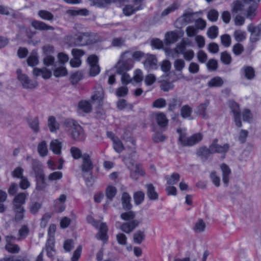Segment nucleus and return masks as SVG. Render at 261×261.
I'll return each mask as SVG.
<instances>
[{"mask_svg":"<svg viewBox=\"0 0 261 261\" xmlns=\"http://www.w3.org/2000/svg\"><path fill=\"white\" fill-rule=\"evenodd\" d=\"M260 0H237L231 5L233 13L246 11L247 18L252 19L256 15L258 4Z\"/></svg>","mask_w":261,"mask_h":261,"instance_id":"nucleus-1","label":"nucleus"},{"mask_svg":"<svg viewBox=\"0 0 261 261\" xmlns=\"http://www.w3.org/2000/svg\"><path fill=\"white\" fill-rule=\"evenodd\" d=\"M64 125L68 130H71L70 137L77 141L84 140L85 135L82 126L74 120L67 119L64 121Z\"/></svg>","mask_w":261,"mask_h":261,"instance_id":"nucleus-2","label":"nucleus"},{"mask_svg":"<svg viewBox=\"0 0 261 261\" xmlns=\"http://www.w3.org/2000/svg\"><path fill=\"white\" fill-rule=\"evenodd\" d=\"M177 132L179 134L178 141L183 146H192L202 139V135L200 133L195 134L188 137L185 130H182L181 128H178Z\"/></svg>","mask_w":261,"mask_h":261,"instance_id":"nucleus-3","label":"nucleus"},{"mask_svg":"<svg viewBox=\"0 0 261 261\" xmlns=\"http://www.w3.org/2000/svg\"><path fill=\"white\" fill-rule=\"evenodd\" d=\"M83 163L82 164V170L84 173V177L87 185L91 183L92 179L91 170L93 168L92 162L90 155L87 153H84L82 156Z\"/></svg>","mask_w":261,"mask_h":261,"instance_id":"nucleus-4","label":"nucleus"},{"mask_svg":"<svg viewBox=\"0 0 261 261\" xmlns=\"http://www.w3.org/2000/svg\"><path fill=\"white\" fill-rule=\"evenodd\" d=\"M74 44L76 46L91 45L97 42L96 36L89 33H80L75 36Z\"/></svg>","mask_w":261,"mask_h":261,"instance_id":"nucleus-5","label":"nucleus"},{"mask_svg":"<svg viewBox=\"0 0 261 261\" xmlns=\"http://www.w3.org/2000/svg\"><path fill=\"white\" fill-rule=\"evenodd\" d=\"M87 220L89 224H91L94 227L99 228L98 232L96 236L97 239L103 241V242L107 241L108 239L107 236L108 228L105 223H101L99 225V222L95 220L91 216H88L87 217Z\"/></svg>","mask_w":261,"mask_h":261,"instance_id":"nucleus-6","label":"nucleus"},{"mask_svg":"<svg viewBox=\"0 0 261 261\" xmlns=\"http://www.w3.org/2000/svg\"><path fill=\"white\" fill-rule=\"evenodd\" d=\"M121 60L118 63L117 72L118 74H122L123 72L131 69L134 66V61L128 56L124 57V54L122 55Z\"/></svg>","mask_w":261,"mask_h":261,"instance_id":"nucleus-7","label":"nucleus"},{"mask_svg":"<svg viewBox=\"0 0 261 261\" xmlns=\"http://www.w3.org/2000/svg\"><path fill=\"white\" fill-rule=\"evenodd\" d=\"M228 106L233 113L234 120L237 126L241 127L242 126V122L241 120V112L239 105L233 100H229Z\"/></svg>","mask_w":261,"mask_h":261,"instance_id":"nucleus-8","label":"nucleus"},{"mask_svg":"<svg viewBox=\"0 0 261 261\" xmlns=\"http://www.w3.org/2000/svg\"><path fill=\"white\" fill-rule=\"evenodd\" d=\"M21 72L20 69L17 70L18 79L21 83L23 87L26 89L35 88L37 85V82L30 80L26 74H22Z\"/></svg>","mask_w":261,"mask_h":261,"instance_id":"nucleus-9","label":"nucleus"},{"mask_svg":"<svg viewBox=\"0 0 261 261\" xmlns=\"http://www.w3.org/2000/svg\"><path fill=\"white\" fill-rule=\"evenodd\" d=\"M157 62V59L154 55L146 54L143 62L145 69L148 71L156 69L158 67Z\"/></svg>","mask_w":261,"mask_h":261,"instance_id":"nucleus-10","label":"nucleus"},{"mask_svg":"<svg viewBox=\"0 0 261 261\" xmlns=\"http://www.w3.org/2000/svg\"><path fill=\"white\" fill-rule=\"evenodd\" d=\"M218 142V140L217 139H215L210 145V148H211L213 153H225L228 152L230 148L229 144L225 143L223 145H219Z\"/></svg>","mask_w":261,"mask_h":261,"instance_id":"nucleus-11","label":"nucleus"},{"mask_svg":"<svg viewBox=\"0 0 261 261\" xmlns=\"http://www.w3.org/2000/svg\"><path fill=\"white\" fill-rule=\"evenodd\" d=\"M248 31L250 32V41L252 42H255L259 40L261 35V23L257 26H254L250 24L248 26Z\"/></svg>","mask_w":261,"mask_h":261,"instance_id":"nucleus-12","label":"nucleus"},{"mask_svg":"<svg viewBox=\"0 0 261 261\" xmlns=\"http://www.w3.org/2000/svg\"><path fill=\"white\" fill-rule=\"evenodd\" d=\"M66 200V196L65 194H62L54 201L53 207L56 212L61 213L65 210V203Z\"/></svg>","mask_w":261,"mask_h":261,"instance_id":"nucleus-13","label":"nucleus"},{"mask_svg":"<svg viewBox=\"0 0 261 261\" xmlns=\"http://www.w3.org/2000/svg\"><path fill=\"white\" fill-rule=\"evenodd\" d=\"M28 195V193L25 192L20 193L16 195L12 202L13 207L18 209L19 208H23V205L25 203Z\"/></svg>","mask_w":261,"mask_h":261,"instance_id":"nucleus-14","label":"nucleus"},{"mask_svg":"<svg viewBox=\"0 0 261 261\" xmlns=\"http://www.w3.org/2000/svg\"><path fill=\"white\" fill-rule=\"evenodd\" d=\"M211 154H213V152L211 148H210V146L209 148L205 146H202L197 149L196 151L197 155L200 158L203 162L206 161Z\"/></svg>","mask_w":261,"mask_h":261,"instance_id":"nucleus-15","label":"nucleus"},{"mask_svg":"<svg viewBox=\"0 0 261 261\" xmlns=\"http://www.w3.org/2000/svg\"><path fill=\"white\" fill-rule=\"evenodd\" d=\"M139 221L133 220L129 222L123 223L120 226V229L123 232L126 233H129L139 225Z\"/></svg>","mask_w":261,"mask_h":261,"instance_id":"nucleus-16","label":"nucleus"},{"mask_svg":"<svg viewBox=\"0 0 261 261\" xmlns=\"http://www.w3.org/2000/svg\"><path fill=\"white\" fill-rule=\"evenodd\" d=\"M32 167L35 177L45 175L43 169V165L39 161L36 159L32 160Z\"/></svg>","mask_w":261,"mask_h":261,"instance_id":"nucleus-17","label":"nucleus"},{"mask_svg":"<svg viewBox=\"0 0 261 261\" xmlns=\"http://www.w3.org/2000/svg\"><path fill=\"white\" fill-rule=\"evenodd\" d=\"M103 90L102 87L97 85L95 86L94 90L91 96V99L92 101L100 102L103 98Z\"/></svg>","mask_w":261,"mask_h":261,"instance_id":"nucleus-18","label":"nucleus"},{"mask_svg":"<svg viewBox=\"0 0 261 261\" xmlns=\"http://www.w3.org/2000/svg\"><path fill=\"white\" fill-rule=\"evenodd\" d=\"M241 76L248 80H252L255 77V71L251 66H244L241 69Z\"/></svg>","mask_w":261,"mask_h":261,"instance_id":"nucleus-19","label":"nucleus"},{"mask_svg":"<svg viewBox=\"0 0 261 261\" xmlns=\"http://www.w3.org/2000/svg\"><path fill=\"white\" fill-rule=\"evenodd\" d=\"M33 73L34 76L41 75L44 79H49L52 74L51 71L45 67L42 68H34Z\"/></svg>","mask_w":261,"mask_h":261,"instance_id":"nucleus-20","label":"nucleus"},{"mask_svg":"<svg viewBox=\"0 0 261 261\" xmlns=\"http://www.w3.org/2000/svg\"><path fill=\"white\" fill-rule=\"evenodd\" d=\"M182 100L178 97H173L168 100V111L173 112L180 107Z\"/></svg>","mask_w":261,"mask_h":261,"instance_id":"nucleus-21","label":"nucleus"},{"mask_svg":"<svg viewBox=\"0 0 261 261\" xmlns=\"http://www.w3.org/2000/svg\"><path fill=\"white\" fill-rule=\"evenodd\" d=\"M220 168L222 172V180L226 187L228 186L229 181V176L231 174L230 168L225 164H222Z\"/></svg>","mask_w":261,"mask_h":261,"instance_id":"nucleus-22","label":"nucleus"},{"mask_svg":"<svg viewBox=\"0 0 261 261\" xmlns=\"http://www.w3.org/2000/svg\"><path fill=\"white\" fill-rule=\"evenodd\" d=\"M31 24L35 29L40 31L54 30L55 29L53 27L47 25L43 21L36 20H33Z\"/></svg>","mask_w":261,"mask_h":261,"instance_id":"nucleus-23","label":"nucleus"},{"mask_svg":"<svg viewBox=\"0 0 261 261\" xmlns=\"http://www.w3.org/2000/svg\"><path fill=\"white\" fill-rule=\"evenodd\" d=\"M163 79L160 81V87L161 89L164 92H168L174 88L173 82H169L167 76L162 77Z\"/></svg>","mask_w":261,"mask_h":261,"instance_id":"nucleus-24","label":"nucleus"},{"mask_svg":"<svg viewBox=\"0 0 261 261\" xmlns=\"http://www.w3.org/2000/svg\"><path fill=\"white\" fill-rule=\"evenodd\" d=\"M147 189V195L151 200H156L159 198V195L155 191V188L152 184H147L146 186Z\"/></svg>","mask_w":261,"mask_h":261,"instance_id":"nucleus-25","label":"nucleus"},{"mask_svg":"<svg viewBox=\"0 0 261 261\" xmlns=\"http://www.w3.org/2000/svg\"><path fill=\"white\" fill-rule=\"evenodd\" d=\"M210 105V101L207 99L205 100L204 102L200 104L196 109V113L204 118H207V115L206 112L207 108Z\"/></svg>","mask_w":261,"mask_h":261,"instance_id":"nucleus-26","label":"nucleus"},{"mask_svg":"<svg viewBox=\"0 0 261 261\" xmlns=\"http://www.w3.org/2000/svg\"><path fill=\"white\" fill-rule=\"evenodd\" d=\"M121 200L122 207L124 210L129 211L132 208V205L130 203L131 197L127 193L124 192L122 194Z\"/></svg>","mask_w":261,"mask_h":261,"instance_id":"nucleus-27","label":"nucleus"},{"mask_svg":"<svg viewBox=\"0 0 261 261\" xmlns=\"http://www.w3.org/2000/svg\"><path fill=\"white\" fill-rule=\"evenodd\" d=\"M36 178V189L38 191H44L47 187V184L45 179V175Z\"/></svg>","mask_w":261,"mask_h":261,"instance_id":"nucleus-28","label":"nucleus"},{"mask_svg":"<svg viewBox=\"0 0 261 261\" xmlns=\"http://www.w3.org/2000/svg\"><path fill=\"white\" fill-rule=\"evenodd\" d=\"M29 232L30 229L29 226L27 225H22L18 230V237L17 238V240L18 241H20L25 239L29 235Z\"/></svg>","mask_w":261,"mask_h":261,"instance_id":"nucleus-29","label":"nucleus"},{"mask_svg":"<svg viewBox=\"0 0 261 261\" xmlns=\"http://www.w3.org/2000/svg\"><path fill=\"white\" fill-rule=\"evenodd\" d=\"M78 108L79 110L88 113L92 111V105L89 101L83 100L79 102Z\"/></svg>","mask_w":261,"mask_h":261,"instance_id":"nucleus-30","label":"nucleus"},{"mask_svg":"<svg viewBox=\"0 0 261 261\" xmlns=\"http://www.w3.org/2000/svg\"><path fill=\"white\" fill-rule=\"evenodd\" d=\"M146 54L141 51H136L133 54L129 51L124 53V57H129L130 59H134L136 60H140L142 58H145Z\"/></svg>","mask_w":261,"mask_h":261,"instance_id":"nucleus-31","label":"nucleus"},{"mask_svg":"<svg viewBox=\"0 0 261 261\" xmlns=\"http://www.w3.org/2000/svg\"><path fill=\"white\" fill-rule=\"evenodd\" d=\"M140 10H141L140 7H137L134 5H127L123 9V12L125 15L130 16Z\"/></svg>","mask_w":261,"mask_h":261,"instance_id":"nucleus-32","label":"nucleus"},{"mask_svg":"<svg viewBox=\"0 0 261 261\" xmlns=\"http://www.w3.org/2000/svg\"><path fill=\"white\" fill-rule=\"evenodd\" d=\"M62 143L58 140H54L50 142V148L53 152L56 154L61 153Z\"/></svg>","mask_w":261,"mask_h":261,"instance_id":"nucleus-33","label":"nucleus"},{"mask_svg":"<svg viewBox=\"0 0 261 261\" xmlns=\"http://www.w3.org/2000/svg\"><path fill=\"white\" fill-rule=\"evenodd\" d=\"M48 126L51 132H55L59 129V124L54 116H51L48 119Z\"/></svg>","mask_w":261,"mask_h":261,"instance_id":"nucleus-34","label":"nucleus"},{"mask_svg":"<svg viewBox=\"0 0 261 261\" xmlns=\"http://www.w3.org/2000/svg\"><path fill=\"white\" fill-rule=\"evenodd\" d=\"M156 120L158 124L161 127H165L168 124V120L166 115L163 113H160L156 115Z\"/></svg>","mask_w":261,"mask_h":261,"instance_id":"nucleus-35","label":"nucleus"},{"mask_svg":"<svg viewBox=\"0 0 261 261\" xmlns=\"http://www.w3.org/2000/svg\"><path fill=\"white\" fill-rule=\"evenodd\" d=\"M224 83L223 79L219 76H215L207 83L209 87H220Z\"/></svg>","mask_w":261,"mask_h":261,"instance_id":"nucleus-36","label":"nucleus"},{"mask_svg":"<svg viewBox=\"0 0 261 261\" xmlns=\"http://www.w3.org/2000/svg\"><path fill=\"white\" fill-rule=\"evenodd\" d=\"M192 113V109L188 105L183 106L180 109L181 116L184 119L190 118Z\"/></svg>","mask_w":261,"mask_h":261,"instance_id":"nucleus-37","label":"nucleus"},{"mask_svg":"<svg viewBox=\"0 0 261 261\" xmlns=\"http://www.w3.org/2000/svg\"><path fill=\"white\" fill-rule=\"evenodd\" d=\"M165 179L169 185H173L176 184L180 179V175L176 172L172 173L170 176L166 175Z\"/></svg>","mask_w":261,"mask_h":261,"instance_id":"nucleus-38","label":"nucleus"},{"mask_svg":"<svg viewBox=\"0 0 261 261\" xmlns=\"http://www.w3.org/2000/svg\"><path fill=\"white\" fill-rule=\"evenodd\" d=\"M38 15L41 19L49 21H52L54 18V15L47 10H40L38 12Z\"/></svg>","mask_w":261,"mask_h":261,"instance_id":"nucleus-39","label":"nucleus"},{"mask_svg":"<svg viewBox=\"0 0 261 261\" xmlns=\"http://www.w3.org/2000/svg\"><path fill=\"white\" fill-rule=\"evenodd\" d=\"M28 64L30 66H35L39 63L38 57L36 51L33 50L27 59Z\"/></svg>","mask_w":261,"mask_h":261,"instance_id":"nucleus-40","label":"nucleus"},{"mask_svg":"<svg viewBox=\"0 0 261 261\" xmlns=\"http://www.w3.org/2000/svg\"><path fill=\"white\" fill-rule=\"evenodd\" d=\"M37 149L40 156H46L48 152L46 142L45 141H42L38 145Z\"/></svg>","mask_w":261,"mask_h":261,"instance_id":"nucleus-41","label":"nucleus"},{"mask_svg":"<svg viewBox=\"0 0 261 261\" xmlns=\"http://www.w3.org/2000/svg\"><path fill=\"white\" fill-rule=\"evenodd\" d=\"M83 78V73L81 71H77L72 73L70 77L71 83L75 85L77 84Z\"/></svg>","mask_w":261,"mask_h":261,"instance_id":"nucleus-42","label":"nucleus"},{"mask_svg":"<svg viewBox=\"0 0 261 261\" xmlns=\"http://www.w3.org/2000/svg\"><path fill=\"white\" fill-rule=\"evenodd\" d=\"M13 210L15 213V220L16 222L22 220L24 217V214L25 212L24 207L19 208V209L13 207Z\"/></svg>","mask_w":261,"mask_h":261,"instance_id":"nucleus-43","label":"nucleus"},{"mask_svg":"<svg viewBox=\"0 0 261 261\" xmlns=\"http://www.w3.org/2000/svg\"><path fill=\"white\" fill-rule=\"evenodd\" d=\"M41 207V204L38 202H31L29 205L30 212L32 214H36Z\"/></svg>","mask_w":261,"mask_h":261,"instance_id":"nucleus-44","label":"nucleus"},{"mask_svg":"<svg viewBox=\"0 0 261 261\" xmlns=\"http://www.w3.org/2000/svg\"><path fill=\"white\" fill-rule=\"evenodd\" d=\"M6 250L11 253H18L20 251V247L17 244L13 243L6 244L5 245Z\"/></svg>","mask_w":261,"mask_h":261,"instance_id":"nucleus-45","label":"nucleus"},{"mask_svg":"<svg viewBox=\"0 0 261 261\" xmlns=\"http://www.w3.org/2000/svg\"><path fill=\"white\" fill-rule=\"evenodd\" d=\"M117 193L116 188L112 186H109L106 191L107 197L110 200H112L115 196Z\"/></svg>","mask_w":261,"mask_h":261,"instance_id":"nucleus-46","label":"nucleus"},{"mask_svg":"<svg viewBox=\"0 0 261 261\" xmlns=\"http://www.w3.org/2000/svg\"><path fill=\"white\" fill-rule=\"evenodd\" d=\"M63 177V173L61 171H54L50 173L48 176V180L49 181H56L61 179Z\"/></svg>","mask_w":261,"mask_h":261,"instance_id":"nucleus-47","label":"nucleus"},{"mask_svg":"<svg viewBox=\"0 0 261 261\" xmlns=\"http://www.w3.org/2000/svg\"><path fill=\"white\" fill-rule=\"evenodd\" d=\"M178 5L176 3H174L172 4L171 5L169 6L168 8L165 9L161 13V16L164 17L170 13L174 12L176 10H177L178 8Z\"/></svg>","mask_w":261,"mask_h":261,"instance_id":"nucleus-48","label":"nucleus"},{"mask_svg":"<svg viewBox=\"0 0 261 261\" xmlns=\"http://www.w3.org/2000/svg\"><path fill=\"white\" fill-rule=\"evenodd\" d=\"M30 127L35 133H37L39 130V119L38 117H35L30 119L29 121Z\"/></svg>","mask_w":261,"mask_h":261,"instance_id":"nucleus-49","label":"nucleus"},{"mask_svg":"<svg viewBox=\"0 0 261 261\" xmlns=\"http://www.w3.org/2000/svg\"><path fill=\"white\" fill-rule=\"evenodd\" d=\"M134 199L136 205L140 204L144 199L145 195L142 191H138L134 193Z\"/></svg>","mask_w":261,"mask_h":261,"instance_id":"nucleus-50","label":"nucleus"},{"mask_svg":"<svg viewBox=\"0 0 261 261\" xmlns=\"http://www.w3.org/2000/svg\"><path fill=\"white\" fill-rule=\"evenodd\" d=\"M205 228V224L202 219H199L195 223L194 227V230L197 233L201 232L204 230Z\"/></svg>","mask_w":261,"mask_h":261,"instance_id":"nucleus-51","label":"nucleus"},{"mask_svg":"<svg viewBox=\"0 0 261 261\" xmlns=\"http://www.w3.org/2000/svg\"><path fill=\"white\" fill-rule=\"evenodd\" d=\"M113 143L114 149L117 153H121L124 149V145L119 138L114 140Z\"/></svg>","mask_w":261,"mask_h":261,"instance_id":"nucleus-52","label":"nucleus"},{"mask_svg":"<svg viewBox=\"0 0 261 261\" xmlns=\"http://www.w3.org/2000/svg\"><path fill=\"white\" fill-rule=\"evenodd\" d=\"M67 73V69L63 66L57 67L54 70V75L57 77L65 76Z\"/></svg>","mask_w":261,"mask_h":261,"instance_id":"nucleus-53","label":"nucleus"},{"mask_svg":"<svg viewBox=\"0 0 261 261\" xmlns=\"http://www.w3.org/2000/svg\"><path fill=\"white\" fill-rule=\"evenodd\" d=\"M144 174V172L142 167L139 165H136L134 172H132L130 176L132 178L137 179L138 177L137 175L142 176Z\"/></svg>","mask_w":261,"mask_h":261,"instance_id":"nucleus-54","label":"nucleus"},{"mask_svg":"<svg viewBox=\"0 0 261 261\" xmlns=\"http://www.w3.org/2000/svg\"><path fill=\"white\" fill-rule=\"evenodd\" d=\"M207 35L212 39L216 38L218 35V28L216 25L210 27L207 31Z\"/></svg>","mask_w":261,"mask_h":261,"instance_id":"nucleus-55","label":"nucleus"},{"mask_svg":"<svg viewBox=\"0 0 261 261\" xmlns=\"http://www.w3.org/2000/svg\"><path fill=\"white\" fill-rule=\"evenodd\" d=\"M234 38L237 42H241L246 39V33L240 30H236L234 32Z\"/></svg>","mask_w":261,"mask_h":261,"instance_id":"nucleus-56","label":"nucleus"},{"mask_svg":"<svg viewBox=\"0 0 261 261\" xmlns=\"http://www.w3.org/2000/svg\"><path fill=\"white\" fill-rule=\"evenodd\" d=\"M46 250L47 256L49 258H53L55 252L54 244L48 241L46 245Z\"/></svg>","mask_w":261,"mask_h":261,"instance_id":"nucleus-57","label":"nucleus"},{"mask_svg":"<svg viewBox=\"0 0 261 261\" xmlns=\"http://www.w3.org/2000/svg\"><path fill=\"white\" fill-rule=\"evenodd\" d=\"M145 235L142 231L139 230L134 234V241L135 243L140 244L144 239Z\"/></svg>","mask_w":261,"mask_h":261,"instance_id":"nucleus-58","label":"nucleus"},{"mask_svg":"<svg viewBox=\"0 0 261 261\" xmlns=\"http://www.w3.org/2000/svg\"><path fill=\"white\" fill-rule=\"evenodd\" d=\"M4 261H30L27 256H10L4 258Z\"/></svg>","mask_w":261,"mask_h":261,"instance_id":"nucleus-59","label":"nucleus"},{"mask_svg":"<svg viewBox=\"0 0 261 261\" xmlns=\"http://www.w3.org/2000/svg\"><path fill=\"white\" fill-rule=\"evenodd\" d=\"M166 101L164 98H160L154 100L152 103V107L161 109L166 106Z\"/></svg>","mask_w":261,"mask_h":261,"instance_id":"nucleus-60","label":"nucleus"},{"mask_svg":"<svg viewBox=\"0 0 261 261\" xmlns=\"http://www.w3.org/2000/svg\"><path fill=\"white\" fill-rule=\"evenodd\" d=\"M219 13L215 9L211 10L207 14V18L209 20L215 22L216 21L218 18Z\"/></svg>","mask_w":261,"mask_h":261,"instance_id":"nucleus-61","label":"nucleus"},{"mask_svg":"<svg viewBox=\"0 0 261 261\" xmlns=\"http://www.w3.org/2000/svg\"><path fill=\"white\" fill-rule=\"evenodd\" d=\"M186 32L188 37H193L198 34V30L195 26L190 25L187 27Z\"/></svg>","mask_w":261,"mask_h":261,"instance_id":"nucleus-62","label":"nucleus"},{"mask_svg":"<svg viewBox=\"0 0 261 261\" xmlns=\"http://www.w3.org/2000/svg\"><path fill=\"white\" fill-rule=\"evenodd\" d=\"M210 178L213 183V184L216 187H219L220 185V177L217 174V173L216 171H212L210 174Z\"/></svg>","mask_w":261,"mask_h":261,"instance_id":"nucleus-63","label":"nucleus"},{"mask_svg":"<svg viewBox=\"0 0 261 261\" xmlns=\"http://www.w3.org/2000/svg\"><path fill=\"white\" fill-rule=\"evenodd\" d=\"M221 61L224 64L228 65L231 62V57L227 51L222 52L221 54Z\"/></svg>","mask_w":261,"mask_h":261,"instance_id":"nucleus-64","label":"nucleus"}]
</instances>
